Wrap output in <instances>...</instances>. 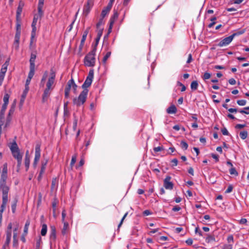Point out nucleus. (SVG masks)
<instances>
[{
  "label": "nucleus",
  "instance_id": "0eeeda50",
  "mask_svg": "<svg viewBox=\"0 0 249 249\" xmlns=\"http://www.w3.org/2000/svg\"><path fill=\"white\" fill-rule=\"evenodd\" d=\"M8 201V194L2 193V201L0 210V220H2V213L5 209L6 204Z\"/></svg>",
  "mask_w": 249,
  "mask_h": 249
},
{
  "label": "nucleus",
  "instance_id": "052dcab7",
  "mask_svg": "<svg viewBox=\"0 0 249 249\" xmlns=\"http://www.w3.org/2000/svg\"><path fill=\"white\" fill-rule=\"evenodd\" d=\"M66 211L65 210H63L62 212V222L65 221V218L66 217Z\"/></svg>",
  "mask_w": 249,
  "mask_h": 249
},
{
  "label": "nucleus",
  "instance_id": "c85d7f7f",
  "mask_svg": "<svg viewBox=\"0 0 249 249\" xmlns=\"http://www.w3.org/2000/svg\"><path fill=\"white\" fill-rule=\"evenodd\" d=\"M198 82L197 81H193L191 84V88L192 90H195L198 88Z\"/></svg>",
  "mask_w": 249,
  "mask_h": 249
},
{
  "label": "nucleus",
  "instance_id": "864d4df0",
  "mask_svg": "<svg viewBox=\"0 0 249 249\" xmlns=\"http://www.w3.org/2000/svg\"><path fill=\"white\" fill-rule=\"evenodd\" d=\"M127 213H126L124 215V216L123 217V218H122L120 223L118 225V229L120 228V227L121 226V225H122L123 223V221L124 220V219H125V218L126 217V216H127Z\"/></svg>",
  "mask_w": 249,
  "mask_h": 249
},
{
  "label": "nucleus",
  "instance_id": "423d86ee",
  "mask_svg": "<svg viewBox=\"0 0 249 249\" xmlns=\"http://www.w3.org/2000/svg\"><path fill=\"white\" fill-rule=\"evenodd\" d=\"M94 77V70H90L89 71L88 76L87 77L84 83L82 86L83 89H87L90 86Z\"/></svg>",
  "mask_w": 249,
  "mask_h": 249
},
{
  "label": "nucleus",
  "instance_id": "2f4dec72",
  "mask_svg": "<svg viewBox=\"0 0 249 249\" xmlns=\"http://www.w3.org/2000/svg\"><path fill=\"white\" fill-rule=\"evenodd\" d=\"M16 33H18V34H20L21 33V25L20 23V18L18 21L17 20Z\"/></svg>",
  "mask_w": 249,
  "mask_h": 249
},
{
  "label": "nucleus",
  "instance_id": "7c9ffc66",
  "mask_svg": "<svg viewBox=\"0 0 249 249\" xmlns=\"http://www.w3.org/2000/svg\"><path fill=\"white\" fill-rule=\"evenodd\" d=\"M35 36H31V40H30V49H33L35 48V42H36V39L35 38Z\"/></svg>",
  "mask_w": 249,
  "mask_h": 249
},
{
  "label": "nucleus",
  "instance_id": "39448f33",
  "mask_svg": "<svg viewBox=\"0 0 249 249\" xmlns=\"http://www.w3.org/2000/svg\"><path fill=\"white\" fill-rule=\"evenodd\" d=\"M88 92L89 90L88 89H83L78 97L74 98L73 99V104L77 107L83 105L86 101Z\"/></svg>",
  "mask_w": 249,
  "mask_h": 249
},
{
  "label": "nucleus",
  "instance_id": "49530a36",
  "mask_svg": "<svg viewBox=\"0 0 249 249\" xmlns=\"http://www.w3.org/2000/svg\"><path fill=\"white\" fill-rule=\"evenodd\" d=\"M20 36V34H18V33H16L14 42H16L17 44L19 43V42Z\"/></svg>",
  "mask_w": 249,
  "mask_h": 249
},
{
  "label": "nucleus",
  "instance_id": "6e6d98bb",
  "mask_svg": "<svg viewBox=\"0 0 249 249\" xmlns=\"http://www.w3.org/2000/svg\"><path fill=\"white\" fill-rule=\"evenodd\" d=\"M163 149L162 146H158L154 148V151L155 152H158L162 151Z\"/></svg>",
  "mask_w": 249,
  "mask_h": 249
},
{
  "label": "nucleus",
  "instance_id": "37998d69",
  "mask_svg": "<svg viewBox=\"0 0 249 249\" xmlns=\"http://www.w3.org/2000/svg\"><path fill=\"white\" fill-rule=\"evenodd\" d=\"M211 76V74L210 73L206 72L204 73L202 78L204 80H206L210 78Z\"/></svg>",
  "mask_w": 249,
  "mask_h": 249
},
{
  "label": "nucleus",
  "instance_id": "aec40b11",
  "mask_svg": "<svg viewBox=\"0 0 249 249\" xmlns=\"http://www.w3.org/2000/svg\"><path fill=\"white\" fill-rule=\"evenodd\" d=\"M28 91V90H27L26 89H25L21 95L20 101V104L21 106H22V105L25 101V99L26 98Z\"/></svg>",
  "mask_w": 249,
  "mask_h": 249
},
{
  "label": "nucleus",
  "instance_id": "e2e57ef3",
  "mask_svg": "<svg viewBox=\"0 0 249 249\" xmlns=\"http://www.w3.org/2000/svg\"><path fill=\"white\" fill-rule=\"evenodd\" d=\"M246 126V124H237L235 125V128L236 129H242Z\"/></svg>",
  "mask_w": 249,
  "mask_h": 249
},
{
  "label": "nucleus",
  "instance_id": "f704fd0d",
  "mask_svg": "<svg viewBox=\"0 0 249 249\" xmlns=\"http://www.w3.org/2000/svg\"><path fill=\"white\" fill-rule=\"evenodd\" d=\"M239 135L242 139L245 140L247 138L248 132L247 131H241L240 132Z\"/></svg>",
  "mask_w": 249,
  "mask_h": 249
},
{
  "label": "nucleus",
  "instance_id": "9d476101",
  "mask_svg": "<svg viewBox=\"0 0 249 249\" xmlns=\"http://www.w3.org/2000/svg\"><path fill=\"white\" fill-rule=\"evenodd\" d=\"M171 177L170 176H166L163 181L164 187L166 189L172 190L173 188L174 184L170 181Z\"/></svg>",
  "mask_w": 249,
  "mask_h": 249
},
{
  "label": "nucleus",
  "instance_id": "a878e982",
  "mask_svg": "<svg viewBox=\"0 0 249 249\" xmlns=\"http://www.w3.org/2000/svg\"><path fill=\"white\" fill-rule=\"evenodd\" d=\"M47 231V225L45 224H44L42 226V229L41 231V234L42 236H45Z\"/></svg>",
  "mask_w": 249,
  "mask_h": 249
},
{
  "label": "nucleus",
  "instance_id": "9b49d317",
  "mask_svg": "<svg viewBox=\"0 0 249 249\" xmlns=\"http://www.w3.org/2000/svg\"><path fill=\"white\" fill-rule=\"evenodd\" d=\"M56 239V229L53 226L51 227V232L50 234V243L52 244Z\"/></svg>",
  "mask_w": 249,
  "mask_h": 249
},
{
  "label": "nucleus",
  "instance_id": "de8ad7c7",
  "mask_svg": "<svg viewBox=\"0 0 249 249\" xmlns=\"http://www.w3.org/2000/svg\"><path fill=\"white\" fill-rule=\"evenodd\" d=\"M246 103L247 102L245 100H239L237 101L238 105L242 106H245L246 104Z\"/></svg>",
  "mask_w": 249,
  "mask_h": 249
},
{
  "label": "nucleus",
  "instance_id": "5fc2aeb1",
  "mask_svg": "<svg viewBox=\"0 0 249 249\" xmlns=\"http://www.w3.org/2000/svg\"><path fill=\"white\" fill-rule=\"evenodd\" d=\"M233 190V186L232 185H230L228 186V188L225 191L226 193H231Z\"/></svg>",
  "mask_w": 249,
  "mask_h": 249
},
{
  "label": "nucleus",
  "instance_id": "f3484780",
  "mask_svg": "<svg viewBox=\"0 0 249 249\" xmlns=\"http://www.w3.org/2000/svg\"><path fill=\"white\" fill-rule=\"evenodd\" d=\"M103 32V29H99L98 30H97V37L95 39V45L94 47H96L98 45L99 41L100 39V38L102 36Z\"/></svg>",
  "mask_w": 249,
  "mask_h": 249
},
{
  "label": "nucleus",
  "instance_id": "774afa93",
  "mask_svg": "<svg viewBox=\"0 0 249 249\" xmlns=\"http://www.w3.org/2000/svg\"><path fill=\"white\" fill-rule=\"evenodd\" d=\"M229 83L231 85H234L236 84V81L234 78H231L229 80Z\"/></svg>",
  "mask_w": 249,
  "mask_h": 249
},
{
  "label": "nucleus",
  "instance_id": "cd10ccee",
  "mask_svg": "<svg viewBox=\"0 0 249 249\" xmlns=\"http://www.w3.org/2000/svg\"><path fill=\"white\" fill-rule=\"evenodd\" d=\"M57 203L58 201L56 199H54L53 202H52V207L53 209V215L54 217L55 216V211Z\"/></svg>",
  "mask_w": 249,
  "mask_h": 249
},
{
  "label": "nucleus",
  "instance_id": "79ce46f5",
  "mask_svg": "<svg viewBox=\"0 0 249 249\" xmlns=\"http://www.w3.org/2000/svg\"><path fill=\"white\" fill-rule=\"evenodd\" d=\"M18 200L17 199L15 200L14 203L12 204L11 206V209L13 213H15L16 210V206Z\"/></svg>",
  "mask_w": 249,
  "mask_h": 249
},
{
  "label": "nucleus",
  "instance_id": "bb28decb",
  "mask_svg": "<svg viewBox=\"0 0 249 249\" xmlns=\"http://www.w3.org/2000/svg\"><path fill=\"white\" fill-rule=\"evenodd\" d=\"M35 68L30 67V71L28 73V79H31L34 75L35 74Z\"/></svg>",
  "mask_w": 249,
  "mask_h": 249
},
{
  "label": "nucleus",
  "instance_id": "393cba45",
  "mask_svg": "<svg viewBox=\"0 0 249 249\" xmlns=\"http://www.w3.org/2000/svg\"><path fill=\"white\" fill-rule=\"evenodd\" d=\"M47 162H48L47 160H46L44 162H42L41 167V169H40V171L39 172V173H40V174H43L44 173Z\"/></svg>",
  "mask_w": 249,
  "mask_h": 249
},
{
  "label": "nucleus",
  "instance_id": "e433bc0d",
  "mask_svg": "<svg viewBox=\"0 0 249 249\" xmlns=\"http://www.w3.org/2000/svg\"><path fill=\"white\" fill-rule=\"evenodd\" d=\"M116 20V19L113 18L112 17L110 18V20H109V23H110L109 28L108 29L109 33L111 32V30L112 29V26Z\"/></svg>",
  "mask_w": 249,
  "mask_h": 249
},
{
  "label": "nucleus",
  "instance_id": "4d7b16f0",
  "mask_svg": "<svg viewBox=\"0 0 249 249\" xmlns=\"http://www.w3.org/2000/svg\"><path fill=\"white\" fill-rule=\"evenodd\" d=\"M244 32H245V30H242V31H239V32H236V33H233V34L232 35H231L233 36V37L234 38L235 36H239V35H242V34H243V33H244Z\"/></svg>",
  "mask_w": 249,
  "mask_h": 249
},
{
  "label": "nucleus",
  "instance_id": "c03bdc74",
  "mask_svg": "<svg viewBox=\"0 0 249 249\" xmlns=\"http://www.w3.org/2000/svg\"><path fill=\"white\" fill-rule=\"evenodd\" d=\"M181 147L182 149L186 150L188 148V145L187 143L184 141H181L180 143Z\"/></svg>",
  "mask_w": 249,
  "mask_h": 249
},
{
  "label": "nucleus",
  "instance_id": "f03ea898",
  "mask_svg": "<svg viewBox=\"0 0 249 249\" xmlns=\"http://www.w3.org/2000/svg\"><path fill=\"white\" fill-rule=\"evenodd\" d=\"M7 178V164L4 163L3 166L2 172L0 179V190L2 193L8 194L9 187L6 185V179Z\"/></svg>",
  "mask_w": 249,
  "mask_h": 249
},
{
  "label": "nucleus",
  "instance_id": "1a4fd4ad",
  "mask_svg": "<svg viewBox=\"0 0 249 249\" xmlns=\"http://www.w3.org/2000/svg\"><path fill=\"white\" fill-rule=\"evenodd\" d=\"M233 39V37L232 35L225 37L218 43L217 46L221 47L227 46L232 41Z\"/></svg>",
  "mask_w": 249,
  "mask_h": 249
},
{
  "label": "nucleus",
  "instance_id": "0e129e2a",
  "mask_svg": "<svg viewBox=\"0 0 249 249\" xmlns=\"http://www.w3.org/2000/svg\"><path fill=\"white\" fill-rule=\"evenodd\" d=\"M118 16H119L118 13L117 11L114 10L113 15L111 16V17L113 18L117 19L118 18Z\"/></svg>",
  "mask_w": 249,
  "mask_h": 249
},
{
  "label": "nucleus",
  "instance_id": "58836bf2",
  "mask_svg": "<svg viewBox=\"0 0 249 249\" xmlns=\"http://www.w3.org/2000/svg\"><path fill=\"white\" fill-rule=\"evenodd\" d=\"M229 172L231 175L237 176L238 172L236 170L235 168L233 167H231V169L229 170Z\"/></svg>",
  "mask_w": 249,
  "mask_h": 249
},
{
  "label": "nucleus",
  "instance_id": "72a5a7b5",
  "mask_svg": "<svg viewBox=\"0 0 249 249\" xmlns=\"http://www.w3.org/2000/svg\"><path fill=\"white\" fill-rule=\"evenodd\" d=\"M10 95L8 93H5L3 97V102L4 103L3 105H8L9 103V99Z\"/></svg>",
  "mask_w": 249,
  "mask_h": 249
},
{
  "label": "nucleus",
  "instance_id": "603ef678",
  "mask_svg": "<svg viewBox=\"0 0 249 249\" xmlns=\"http://www.w3.org/2000/svg\"><path fill=\"white\" fill-rule=\"evenodd\" d=\"M76 161V156L74 155L72 157L71 160V166L72 167L75 163Z\"/></svg>",
  "mask_w": 249,
  "mask_h": 249
},
{
  "label": "nucleus",
  "instance_id": "a19ab883",
  "mask_svg": "<svg viewBox=\"0 0 249 249\" xmlns=\"http://www.w3.org/2000/svg\"><path fill=\"white\" fill-rule=\"evenodd\" d=\"M72 84H71V88L73 90V92L76 94V89H77V86L76 85V84L74 82V80L72 79Z\"/></svg>",
  "mask_w": 249,
  "mask_h": 249
},
{
  "label": "nucleus",
  "instance_id": "680f3d73",
  "mask_svg": "<svg viewBox=\"0 0 249 249\" xmlns=\"http://www.w3.org/2000/svg\"><path fill=\"white\" fill-rule=\"evenodd\" d=\"M195 232L196 233H198L199 236H202V231L199 230L198 227H196L195 229Z\"/></svg>",
  "mask_w": 249,
  "mask_h": 249
},
{
  "label": "nucleus",
  "instance_id": "c9c22d12",
  "mask_svg": "<svg viewBox=\"0 0 249 249\" xmlns=\"http://www.w3.org/2000/svg\"><path fill=\"white\" fill-rule=\"evenodd\" d=\"M111 52L110 51H109V52H107L106 55L104 56L103 59V62L104 63H106L107 59L110 56V55H111Z\"/></svg>",
  "mask_w": 249,
  "mask_h": 249
},
{
  "label": "nucleus",
  "instance_id": "6ab92c4d",
  "mask_svg": "<svg viewBox=\"0 0 249 249\" xmlns=\"http://www.w3.org/2000/svg\"><path fill=\"white\" fill-rule=\"evenodd\" d=\"M6 71V69L1 68L0 71V86H1L2 84Z\"/></svg>",
  "mask_w": 249,
  "mask_h": 249
},
{
  "label": "nucleus",
  "instance_id": "09e8293b",
  "mask_svg": "<svg viewBox=\"0 0 249 249\" xmlns=\"http://www.w3.org/2000/svg\"><path fill=\"white\" fill-rule=\"evenodd\" d=\"M43 6H38L37 9L39 16L41 17L43 14V12L42 11Z\"/></svg>",
  "mask_w": 249,
  "mask_h": 249
},
{
  "label": "nucleus",
  "instance_id": "4c0bfd02",
  "mask_svg": "<svg viewBox=\"0 0 249 249\" xmlns=\"http://www.w3.org/2000/svg\"><path fill=\"white\" fill-rule=\"evenodd\" d=\"M24 163L26 167V170L28 171L30 166V158H25Z\"/></svg>",
  "mask_w": 249,
  "mask_h": 249
},
{
  "label": "nucleus",
  "instance_id": "f257e3e1",
  "mask_svg": "<svg viewBox=\"0 0 249 249\" xmlns=\"http://www.w3.org/2000/svg\"><path fill=\"white\" fill-rule=\"evenodd\" d=\"M55 78V73L53 69L51 70L50 76L49 77L47 83L46 87L45 89L42 97V101L45 103L47 101L50 97L52 90L54 87V80Z\"/></svg>",
  "mask_w": 249,
  "mask_h": 249
},
{
  "label": "nucleus",
  "instance_id": "6e6552de",
  "mask_svg": "<svg viewBox=\"0 0 249 249\" xmlns=\"http://www.w3.org/2000/svg\"><path fill=\"white\" fill-rule=\"evenodd\" d=\"M40 144L37 143L36 145L35 148V156L33 165L35 167L36 166L38 161H39L40 158Z\"/></svg>",
  "mask_w": 249,
  "mask_h": 249
},
{
  "label": "nucleus",
  "instance_id": "338daca9",
  "mask_svg": "<svg viewBox=\"0 0 249 249\" xmlns=\"http://www.w3.org/2000/svg\"><path fill=\"white\" fill-rule=\"evenodd\" d=\"M212 157L213 159H214L215 160L216 162L219 161V156L217 155L212 154Z\"/></svg>",
  "mask_w": 249,
  "mask_h": 249
},
{
  "label": "nucleus",
  "instance_id": "2eb2a0df",
  "mask_svg": "<svg viewBox=\"0 0 249 249\" xmlns=\"http://www.w3.org/2000/svg\"><path fill=\"white\" fill-rule=\"evenodd\" d=\"M48 76V72L47 71H45L42 76L41 80L40 81V83L39 84L40 87H44L45 86V83L46 80Z\"/></svg>",
  "mask_w": 249,
  "mask_h": 249
},
{
  "label": "nucleus",
  "instance_id": "69168bd1",
  "mask_svg": "<svg viewBox=\"0 0 249 249\" xmlns=\"http://www.w3.org/2000/svg\"><path fill=\"white\" fill-rule=\"evenodd\" d=\"M10 241H11V238L6 237V241L3 246V248H5L6 246H8L10 242Z\"/></svg>",
  "mask_w": 249,
  "mask_h": 249
},
{
  "label": "nucleus",
  "instance_id": "7ed1b4c3",
  "mask_svg": "<svg viewBox=\"0 0 249 249\" xmlns=\"http://www.w3.org/2000/svg\"><path fill=\"white\" fill-rule=\"evenodd\" d=\"M10 149L14 158L17 159L18 161V168H19L22 160V154L20 153L19 149L15 141L11 143L9 146Z\"/></svg>",
  "mask_w": 249,
  "mask_h": 249
},
{
  "label": "nucleus",
  "instance_id": "412c9836",
  "mask_svg": "<svg viewBox=\"0 0 249 249\" xmlns=\"http://www.w3.org/2000/svg\"><path fill=\"white\" fill-rule=\"evenodd\" d=\"M63 223L64 224V225H63V228L62 230V233L63 235H64L66 233L67 231L69 229V223L66 221L63 222Z\"/></svg>",
  "mask_w": 249,
  "mask_h": 249
},
{
  "label": "nucleus",
  "instance_id": "3c124183",
  "mask_svg": "<svg viewBox=\"0 0 249 249\" xmlns=\"http://www.w3.org/2000/svg\"><path fill=\"white\" fill-rule=\"evenodd\" d=\"M172 166L174 167L178 165V160L177 159H174L171 160Z\"/></svg>",
  "mask_w": 249,
  "mask_h": 249
},
{
  "label": "nucleus",
  "instance_id": "4be33fe9",
  "mask_svg": "<svg viewBox=\"0 0 249 249\" xmlns=\"http://www.w3.org/2000/svg\"><path fill=\"white\" fill-rule=\"evenodd\" d=\"M72 78H71V79H70L67 83V86L65 88V91L66 92H69L70 91V90L71 88V84H72Z\"/></svg>",
  "mask_w": 249,
  "mask_h": 249
},
{
  "label": "nucleus",
  "instance_id": "ddd939ff",
  "mask_svg": "<svg viewBox=\"0 0 249 249\" xmlns=\"http://www.w3.org/2000/svg\"><path fill=\"white\" fill-rule=\"evenodd\" d=\"M93 6V4H90L89 3H89L87 2L86 4H85L83 7V14L85 17L89 15Z\"/></svg>",
  "mask_w": 249,
  "mask_h": 249
},
{
  "label": "nucleus",
  "instance_id": "20e7f679",
  "mask_svg": "<svg viewBox=\"0 0 249 249\" xmlns=\"http://www.w3.org/2000/svg\"><path fill=\"white\" fill-rule=\"evenodd\" d=\"M96 47H94L92 50L88 53L84 58V64L88 67H93L95 65V55L96 52Z\"/></svg>",
  "mask_w": 249,
  "mask_h": 249
},
{
  "label": "nucleus",
  "instance_id": "dca6fc26",
  "mask_svg": "<svg viewBox=\"0 0 249 249\" xmlns=\"http://www.w3.org/2000/svg\"><path fill=\"white\" fill-rule=\"evenodd\" d=\"M111 7L110 5H107L105 8H104L102 11L101 16L102 18H104L108 14L111 9Z\"/></svg>",
  "mask_w": 249,
  "mask_h": 249
},
{
  "label": "nucleus",
  "instance_id": "b1692460",
  "mask_svg": "<svg viewBox=\"0 0 249 249\" xmlns=\"http://www.w3.org/2000/svg\"><path fill=\"white\" fill-rule=\"evenodd\" d=\"M215 239L213 235L208 234L206 238V241L207 243H211L215 241Z\"/></svg>",
  "mask_w": 249,
  "mask_h": 249
},
{
  "label": "nucleus",
  "instance_id": "a211bd4d",
  "mask_svg": "<svg viewBox=\"0 0 249 249\" xmlns=\"http://www.w3.org/2000/svg\"><path fill=\"white\" fill-rule=\"evenodd\" d=\"M177 111V108L174 105H172L166 109L168 114H175Z\"/></svg>",
  "mask_w": 249,
  "mask_h": 249
},
{
  "label": "nucleus",
  "instance_id": "f8f14e48",
  "mask_svg": "<svg viewBox=\"0 0 249 249\" xmlns=\"http://www.w3.org/2000/svg\"><path fill=\"white\" fill-rule=\"evenodd\" d=\"M24 2L22 1H20L18 3L16 13V20L17 21H18L20 18V16L21 14Z\"/></svg>",
  "mask_w": 249,
  "mask_h": 249
},
{
  "label": "nucleus",
  "instance_id": "8fccbe9b",
  "mask_svg": "<svg viewBox=\"0 0 249 249\" xmlns=\"http://www.w3.org/2000/svg\"><path fill=\"white\" fill-rule=\"evenodd\" d=\"M31 80V79H28V78L26 79L25 89H26L27 90H29V85L30 84Z\"/></svg>",
  "mask_w": 249,
  "mask_h": 249
},
{
  "label": "nucleus",
  "instance_id": "ea45409f",
  "mask_svg": "<svg viewBox=\"0 0 249 249\" xmlns=\"http://www.w3.org/2000/svg\"><path fill=\"white\" fill-rule=\"evenodd\" d=\"M103 18H104L101 17V18L99 19L98 23L96 24V28L97 29V30H98L99 29H101L100 28V26L104 24ZM101 29H103L102 28Z\"/></svg>",
  "mask_w": 249,
  "mask_h": 249
},
{
  "label": "nucleus",
  "instance_id": "13d9d810",
  "mask_svg": "<svg viewBox=\"0 0 249 249\" xmlns=\"http://www.w3.org/2000/svg\"><path fill=\"white\" fill-rule=\"evenodd\" d=\"M221 132L224 135H229V133L226 128H223L221 129Z\"/></svg>",
  "mask_w": 249,
  "mask_h": 249
},
{
  "label": "nucleus",
  "instance_id": "473e14b6",
  "mask_svg": "<svg viewBox=\"0 0 249 249\" xmlns=\"http://www.w3.org/2000/svg\"><path fill=\"white\" fill-rule=\"evenodd\" d=\"M7 105H3L0 113V119H2L4 117L5 111L7 108Z\"/></svg>",
  "mask_w": 249,
  "mask_h": 249
},
{
  "label": "nucleus",
  "instance_id": "c756f323",
  "mask_svg": "<svg viewBox=\"0 0 249 249\" xmlns=\"http://www.w3.org/2000/svg\"><path fill=\"white\" fill-rule=\"evenodd\" d=\"M87 36L83 35L82 38L81 39L80 44V46L79 47L80 50H82V49L84 46L85 41L86 39Z\"/></svg>",
  "mask_w": 249,
  "mask_h": 249
},
{
  "label": "nucleus",
  "instance_id": "a18cd8bd",
  "mask_svg": "<svg viewBox=\"0 0 249 249\" xmlns=\"http://www.w3.org/2000/svg\"><path fill=\"white\" fill-rule=\"evenodd\" d=\"M41 243V238L39 237L37 240L36 242V249H39L40 245Z\"/></svg>",
  "mask_w": 249,
  "mask_h": 249
},
{
  "label": "nucleus",
  "instance_id": "bf43d9fd",
  "mask_svg": "<svg viewBox=\"0 0 249 249\" xmlns=\"http://www.w3.org/2000/svg\"><path fill=\"white\" fill-rule=\"evenodd\" d=\"M180 210H181V207L178 205H176L172 208V211L174 212H178V211H180Z\"/></svg>",
  "mask_w": 249,
  "mask_h": 249
},
{
  "label": "nucleus",
  "instance_id": "5701e85b",
  "mask_svg": "<svg viewBox=\"0 0 249 249\" xmlns=\"http://www.w3.org/2000/svg\"><path fill=\"white\" fill-rule=\"evenodd\" d=\"M30 224V220H27L26 221V223H25V226L24 227V231H23L24 234L27 235V234L28 233V228H29Z\"/></svg>",
  "mask_w": 249,
  "mask_h": 249
},
{
  "label": "nucleus",
  "instance_id": "4468645a",
  "mask_svg": "<svg viewBox=\"0 0 249 249\" xmlns=\"http://www.w3.org/2000/svg\"><path fill=\"white\" fill-rule=\"evenodd\" d=\"M36 58V53H32L29 60L30 67L35 68V60Z\"/></svg>",
  "mask_w": 249,
  "mask_h": 249
}]
</instances>
